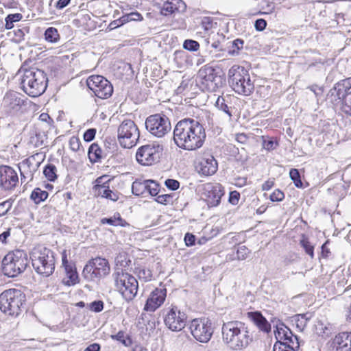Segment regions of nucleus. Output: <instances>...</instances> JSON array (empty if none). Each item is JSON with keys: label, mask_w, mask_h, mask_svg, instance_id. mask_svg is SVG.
Wrapping results in <instances>:
<instances>
[{"label": "nucleus", "mask_w": 351, "mask_h": 351, "mask_svg": "<svg viewBox=\"0 0 351 351\" xmlns=\"http://www.w3.org/2000/svg\"><path fill=\"white\" fill-rule=\"evenodd\" d=\"M144 311L151 312L154 311V291L150 293L144 306Z\"/></svg>", "instance_id": "54"}, {"label": "nucleus", "mask_w": 351, "mask_h": 351, "mask_svg": "<svg viewBox=\"0 0 351 351\" xmlns=\"http://www.w3.org/2000/svg\"><path fill=\"white\" fill-rule=\"evenodd\" d=\"M290 178L298 188H303V183L300 178L299 171L297 169H291L289 172Z\"/></svg>", "instance_id": "40"}, {"label": "nucleus", "mask_w": 351, "mask_h": 351, "mask_svg": "<svg viewBox=\"0 0 351 351\" xmlns=\"http://www.w3.org/2000/svg\"><path fill=\"white\" fill-rule=\"evenodd\" d=\"M101 224H108L112 226H120L123 228L129 227L130 223L124 219L119 212H116L110 217H104L101 219Z\"/></svg>", "instance_id": "30"}, {"label": "nucleus", "mask_w": 351, "mask_h": 351, "mask_svg": "<svg viewBox=\"0 0 351 351\" xmlns=\"http://www.w3.org/2000/svg\"><path fill=\"white\" fill-rule=\"evenodd\" d=\"M213 19L211 17H204L201 21V25L205 31H208L213 27Z\"/></svg>", "instance_id": "52"}, {"label": "nucleus", "mask_w": 351, "mask_h": 351, "mask_svg": "<svg viewBox=\"0 0 351 351\" xmlns=\"http://www.w3.org/2000/svg\"><path fill=\"white\" fill-rule=\"evenodd\" d=\"M217 162L215 158L207 154L201 158L196 168L199 173L208 176L214 174L217 170Z\"/></svg>", "instance_id": "24"}, {"label": "nucleus", "mask_w": 351, "mask_h": 351, "mask_svg": "<svg viewBox=\"0 0 351 351\" xmlns=\"http://www.w3.org/2000/svg\"><path fill=\"white\" fill-rule=\"evenodd\" d=\"M19 184V176L15 169L5 165H0V187L4 191H13Z\"/></svg>", "instance_id": "18"}, {"label": "nucleus", "mask_w": 351, "mask_h": 351, "mask_svg": "<svg viewBox=\"0 0 351 351\" xmlns=\"http://www.w3.org/2000/svg\"><path fill=\"white\" fill-rule=\"evenodd\" d=\"M106 156L101 147L96 143H92L88 150V157L92 164L100 162Z\"/></svg>", "instance_id": "29"}, {"label": "nucleus", "mask_w": 351, "mask_h": 351, "mask_svg": "<svg viewBox=\"0 0 351 351\" xmlns=\"http://www.w3.org/2000/svg\"><path fill=\"white\" fill-rule=\"evenodd\" d=\"M351 77L342 80L336 83L328 91L326 101L333 106L341 105V110L351 115Z\"/></svg>", "instance_id": "6"}, {"label": "nucleus", "mask_w": 351, "mask_h": 351, "mask_svg": "<svg viewBox=\"0 0 351 351\" xmlns=\"http://www.w3.org/2000/svg\"><path fill=\"white\" fill-rule=\"evenodd\" d=\"M249 317L254 324L263 332H269L271 331V324L266 318L258 311L248 313Z\"/></svg>", "instance_id": "28"}, {"label": "nucleus", "mask_w": 351, "mask_h": 351, "mask_svg": "<svg viewBox=\"0 0 351 351\" xmlns=\"http://www.w3.org/2000/svg\"><path fill=\"white\" fill-rule=\"evenodd\" d=\"M110 273L109 261L101 256L90 259L84 265L82 276L89 281L100 280Z\"/></svg>", "instance_id": "10"}, {"label": "nucleus", "mask_w": 351, "mask_h": 351, "mask_svg": "<svg viewBox=\"0 0 351 351\" xmlns=\"http://www.w3.org/2000/svg\"><path fill=\"white\" fill-rule=\"evenodd\" d=\"M276 342H280L289 346L293 345L296 348H299L300 343L298 336L294 335L292 331L286 326L283 323L276 325L274 330Z\"/></svg>", "instance_id": "23"}, {"label": "nucleus", "mask_w": 351, "mask_h": 351, "mask_svg": "<svg viewBox=\"0 0 351 351\" xmlns=\"http://www.w3.org/2000/svg\"><path fill=\"white\" fill-rule=\"evenodd\" d=\"M96 134V130L94 128H90L87 130L83 135V138L86 142H90L93 141Z\"/></svg>", "instance_id": "55"}, {"label": "nucleus", "mask_w": 351, "mask_h": 351, "mask_svg": "<svg viewBox=\"0 0 351 351\" xmlns=\"http://www.w3.org/2000/svg\"><path fill=\"white\" fill-rule=\"evenodd\" d=\"M104 145L106 147V152L105 153L106 155L108 154H112L114 151V149L117 148V143L114 141V140L112 139H106L104 141Z\"/></svg>", "instance_id": "51"}, {"label": "nucleus", "mask_w": 351, "mask_h": 351, "mask_svg": "<svg viewBox=\"0 0 351 351\" xmlns=\"http://www.w3.org/2000/svg\"><path fill=\"white\" fill-rule=\"evenodd\" d=\"M86 85L93 94L101 99H107L113 93L114 90L111 82L100 75H92L88 77Z\"/></svg>", "instance_id": "13"}, {"label": "nucleus", "mask_w": 351, "mask_h": 351, "mask_svg": "<svg viewBox=\"0 0 351 351\" xmlns=\"http://www.w3.org/2000/svg\"><path fill=\"white\" fill-rule=\"evenodd\" d=\"M187 316L184 312L171 308L166 315L164 322L165 325L172 331H180L186 326Z\"/></svg>", "instance_id": "21"}, {"label": "nucleus", "mask_w": 351, "mask_h": 351, "mask_svg": "<svg viewBox=\"0 0 351 351\" xmlns=\"http://www.w3.org/2000/svg\"><path fill=\"white\" fill-rule=\"evenodd\" d=\"M69 149L74 152H77L81 150L84 151V148L82 145L80 139L75 136H73L70 138L69 141Z\"/></svg>", "instance_id": "37"}, {"label": "nucleus", "mask_w": 351, "mask_h": 351, "mask_svg": "<svg viewBox=\"0 0 351 351\" xmlns=\"http://www.w3.org/2000/svg\"><path fill=\"white\" fill-rule=\"evenodd\" d=\"M104 305L103 301L97 300L90 303L88 307L91 311L99 313L103 311Z\"/></svg>", "instance_id": "49"}, {"label": "nucleus", "mask_w": 351, "mask_h": 351, "mask_svg": "<svg viewBox=\"0 0 351 351\" xmlns=\"http://www.w3.org/2000/svg\"><path fill=\"white\" fill-rule=\"evenodd\" d=\"M206 135L204 126L198 121L186 118L179 121L173 130V141L176 145L185 150L200 148Z\"/></svg>", "instance_id": "1"}, {"label": "nucleus", "mask_w": 351, "mask_h": 351, "mask_svg": "<svg viewBox=\"0 0 351 351\" xmlns=\"http://www.w3.org/2000/svg\"><path fill=\"white\" fill-rule=\"evenodd\" d=\"M284 198H285L284 193L279 189L275 190L270 195V200L272 202H281L283 200Z\"/></svg>", "instance_id": "53"}, {"label": "nucleus", "mask_w": 351, "mask_h": 351, "mask_svg": "<svg viewBox=\"0 0 351 351\" xmlns=\"http://www.w3.org/2000/svg\"><path fill=\"white\" fill-rule=\"evenodd\" d=\"M123 16L125 23L130 21H139L143 19L141 14L137 12H130L123 15Z\"/></svg>", "instance_id": "44"}, {"label": "nucleus", "mask_w": 351, "mask_h": 351, "mask_svg": "<svg viewBox=\"0 0 351 351\" xmlns=\"http://www.w3.org/2000/svg\"><path fill=\"white\" fill-rule=\"evenodd\" d=\"M124 24H125V21H123V16H122L119 19L114 20L113 21L110 22V24L108 25V28L110 30H112L119 27H121Z\"/></svg>", "instance_id": "58"}, {"label": "nucleus", "mask_w": 351, "mask_h": 351, "mask_svg": "<svg viewBox=\"0 0 351 351\" xmlns=\"http://www.w3.org/2000/svg\"><path fill=\"white\" fill-rule=\"evenodd\" d=\"M300 245L304 249L306 253L308 254L311 258L314 257V246L309 242L308 239L303 236L300 240Z\"/></svg>", "instance_id": "38"}, {"label": "nucleus", "mask_w": 351, "mask_h": 351, "mask_svg": "<svg viewBox=\"0 0 351 351\" xmlns=\"http://www.w3.org/2000/svg\"><path fill=\"white\" fill-rule=\"evenodd\" d=\"M40 154L36 153L23 160L21 163L20 174L22 182L27 180L32 181L34 178V173L37 171L41 160L38 158Z\"/></svg>", "instance_id": "19"}, {"label": "nucleus", "mask_w": 351, "mask_h": 351, "mask_svg": "<svg viewBox=\"0 0 351 351\" xmlns=\"http://www.w3.org/2000/svg\"><path fill=\"white\" fill-rule=\"evenodd\" d=\"M114 177L110 178L108 175L104 174L95 179L93 182V190L95 195L113 202H117L121 195L117 190L110 189V184Z\"/></svg>", "instance_id": "12"}, {"label": "nucleus", "mask_w": 351, "mask_h": 351, "mask_svg": "<svg viewBox=\"0 0 351 351\" xmlns=\"http://www.w3.org/2000/svg\"><path fill=\"white\" fill-rule=\"evenodd\" d=\"M30 258L32 266L38 274L48 277L54 272L56 258L51 250L43 245L36 246L30 253Z\"/></svg>", "instance_id": "5"}, {"label": "nucleus", "mask_w": 351, "mask_h": 351, "mask_svg": "<svg viewBox=\"0 0 351 351\" xmlns=\"http://www.w3.org/2000/svg\"><path fill=\"white\" fill-rule=\"evenodd\" d=\"M136 160L141 165L151 166L154 163V146L145 145L136 151Z\"/></svg>", "instance_id": "25"}, {"label": "nucleus", "mask_w": 351, "mask_h": 351, "mask_svg": "<svg viewBox=\"0 0 351 351\" xmlns=\"http://www.w3.org/2000/svg\"><path fill=\"white\" fill-rule=\"evenodd\" d=\"M250 253V250L245 245L239 246L237 250V259L239 261L245 260Z\"/></svg>", "instance_id": "45"}, {"label": "nucleus", "mask_w": 351, "mask_h": 351, "mask_svg": "<svg viewBox=\"0 0 351 351\" xmlns=\"http://www.w3.org/2000/svg\"><path fill=\"white\" fill-rule=\"evenodd\" d=\"M240 193L237 191H231L229 194L228 201L232 205H237L239 203Z\"/></svg>", "instance_id": "57"}, {"label": "nucleus", "mask_w": 351, "mask_h": 351, "mask_svg": "<svg viewBox=\"0 0 351 351\" xmlns=\"http://www.w3.org/2000/svg\"><path fill=\"white\" fill-rule=\"evenodd\" d=\"M222 339L225 344L232 350H241L246 348L253 341L247 326L239 321H230L223 323Z\"/></svg>", "instance_id": "2"}, {"label": "nucleus", "mask_w": 351, "mask_h": 351, "mask_svg": "<svg viewBox=\"0 0 351 351\" xmlns=\"http://www.w3.org/2000/svg\"><path fill=\"white\" fill-rule=\"evenodd\" d=\"M11 235V228H8L3 233L0 234V242L3 244L7 243V239Z\"/></svg>", "instance_id": "63"}, {"label": "nucleus", "mask_w": 351, "mask_h": 351, "mask_svg": "<svg viewBox=\"0 0 351 351\" xmlns=\"http://www.w3.org/2000/svg\"><path fill=\"white\" fill-rule=\"evenodd\" d=\"M166 297L167 289L165 287L155 289V309L163 304Z\"/></svg>", "instance_id": "36"}, {"label": "nucleus", "mask_w": 351, "mask_h": 351, "mask_svg": "<svg viewBox=\"0 0 351 351\" xmlns=\"http://www.w3.org/2000/svg\"><path fill=\"white\" fill-rule=\"evenodd\" d=\"M215 106L219 110L224 112L230 118L232 117V112L230 110V107L225 102V99L222 97H219L216 101Z\"/></svg>", "instance_id": "39"}, {"label": "nucleus", "mask_w": 351, "mask_h": 351, "mask_svg": "<svg viewBox=\"0 0 351 351\" xmlns=\"http://www.w3.org/2000/svg\"><path fill=\"white\" fill-rule=\"evenodd\" d=\"M140 136V132L134 121L125 119L117 129V140L119 145L126 149L134 147Z\"/></svg>", "instance_id": "11"}, {"label": "nucleus", "mask_w": 351, "mask_h": 351, "mask_svg": "<svg viewBox=\"0 0 351 351\" xmlns=\"http://www.w3.org/2000/svg\"><path fill=\"white\" fill-rule=\"evenodd\" d=\"M28 257L24 250L9 252L2 260V271L9 277H15L23 273L28 265Z\"/></svg>", "instance_id": "9"}, {"label": "nucleus", "mask_w": 351, "mask_h": 351, "mask_svg": "<svg viewBox=\"0 0 351 351\" xmlns=\"http://www.w3.org/2000/svg\"><path fill=\"white\" fill-rule=\"evenodd\" d=\"M189 328L193 337L201 343L208 342L214 332L213 323L207 317L193 319Z\"/></svg>", "instance_id": "15"}, {"label": "nucleus", "mask_w": 351, "mask_h": 351, "mask_svg": "<svg viewBox=\"0 0 351 351\" xmlns=\"http://www.w3.org/2000/svg\"><path fill=\"white\" fill-rule=\"evenodd\" d=\"M351 344V339L350 338L349 332H339L332 339V348L338 346H346Z\"/></svg>", "instance_id": "31"}, {"label": "nucleus", "mask_w": 351, "mask_h": 351, "mask_svg": "<svg viewBox=\"0 0 351 351\" xmlns=\"http://www.w3.org/2000/svg\"><path fill=\"white\" fill-rule=\"evenodd\" d=\"M138 277L145 282L150 281L152 279V271L149 269L143 268L138 271Z\"/></svg>", "instance_id": "46"}, {"label": "nucleus", "mask_w": 351, "mask_h": 351, "mask_svg": "<svg viewBox=\"0 0 351 351\" xmlns=\"http://www.w3.org/2000/svg\"><path fill=\"white\" fill-rule=\"evenodd\" d=\"M155 196H156V198H155V202H157L161 204H167L172 201V196L171 195L166 194L158 195L157 193H155Z\"/></svg>", "instance_id": "50"}, {"label": "nucleus", "mask_w": 351, "mask_h": 351, "mask_svg": "<svg viewBox=\"0 0 351 351\" xmlns=\"http://www.w3.org/2000/svg\"><path fill=\"white\" fill-rule=\"evenodd\" d=\"M154 183V180H135L132 185L134 195L136 196H153L150 184Z\"/></svg>", "instance_id": "27"}, {"label": "nucleus", "mask_w": 351, "mask_h": 351, "mask_svg": "<svg viewBox=\"0 0 351 351\" xmlns=\"http://www.w3.org/2000/svg\"><path fill=\"white\" fill-rule=\"evenodd\" d=\"M111 338L113 340L121 342L125 346H131L132 345V340L131 337L126 335L123 330L119 331L116 335H111Z\"/></svg>", "instance_id": "35"}, {"label": "nucleus", "mask_w": 351, "mask_h": 351, "mask_svg": "<svg viewBox=\"0 0 351 351\" xmlns=\"http://www.w3.org/2000/svg\"><path fill=\"white\" fill-rule=\"evenodd\" d=\"M223 194V187L219 183H206L203 185V198L208 207L217 206Z\"/></svg>", "instance_id": "17"}, {"label": "nucleus", "mask_w": 351, "mask_h": 351, "mask_svg": "<svg viewBox=\"0 0 351 351\" xmlns=\"http://www.w3.org/2000/svg\"><path fill=\"white\" fill-rule=\"evenodd\" d=\"M197 82L200 83L203 88L208 91H215L219 87L222 86L224 79H222L216 69L208 64L202 67L197 73Z\"/></svg>", "instance_id": "14"}, {"label": "nucleus", "mask_w": 351, "mask_h": 351, "mask_svg": "<svg viewBox=\"0 0 351 351\" xmlns=\"http://www.w3.org/2000/svg\"><path fill=\"white\" fill-rule=\"evenodd\" d=\"M294 321L295 322L296 327L302 331L306 328L307 323L303 319L302 317H300V315H295Z\"/></svg>", "instance_id": "56"}, {"label": "nucleus", "mask_w": 351, "mask_h": 351, "mask_svg": "<svg viewBox=\"0 0 351 351\" xmlns=\"http://www.w3.org/2000/svg\"><path fill=\"white\" fill-rule=\"evenodd\" d=\"M25 104V100L23 99V96L12 90L7 92L3 99V108L8 114L19 112Z\"/></svg>", "instance_id": "22"}, {"label": "nucleus", "mask_w": 351, "mask_h": 351, "mask_svg": "<svg viewBox=\"0 0 351 351\" xmlns=\"http://www.w3.org/2000/svg\"><path fill=\"white\" fill-rule=\"evenodd\" d=\"M12 206V201L10 199L0 203V217L6 215Z\"/></svg>", "instance_id": "47"}, {"label": "nucleus", "mask_w": 351, "mask_h": 351, "mask_svg": "<svg viewBox=\"0 0 351 351\" xmlns=\"http://www.w3.org/2000/svg\"><path fill=\"white\" fill-rule=\"evenodd\" d=\"M186 8V4L182 0H155V19L158 20V16H169L180 8Z\"/></svg>", "instance_id": "16"}, {"label": "nucleus", "mask_w": 351, "mask_h": 351, "mask_svg": "<svg viewBox=\"0 0 351 351\" xmlns=\"http://www.w3.org/2000/svg\"><path fill=\"white\" fill-rule=\"evenodd\" d=\"M184 242L186 246H192L195 244V237L191 233H186L184 236Z\"/></svg>", "instance_id": "61"}, {"label": "nucleus", "mask_w": 351, "mask_h": 351, "mask_svg": "<svg viewBox=\"0 0 351 351\" xmlns=\"http://www.w3.org/2000/svg\"><path fill=\"white\" fill-rule=\"evenodd\" d=\"M116 291L127 302L132 301L138 290L136 278L123 268L117 267L112 274Z\"/></svg>", "instance_id": "4"}, {"label": "nucleus", "mask_w": 351, "mask_h": 351, "mask_svg": "<svg viewBox=\"0 0 351 351\" xmlns=\"http://www.w3.org/2000/svg\"><path fill=\"white\" fill-rule=\"evenodd\" d=\"M145 128L152 134H154V115H150L146 119Z\"/></svg>", "instance_id": "62"}, {"label": "nucleus", "mask_w": 351, "mask_h": 351, "mask_svg": "<svg viewBox=\"0 0 351 351\" xmlns=\"http://www.w3.org/2000/svg\"><path fill=\"white\" fill-rule=\"evenodd\" d=\"M44 36L45 39L51 43H57L60 38L58 29L53 27L47 28L45 32Z\"/></svg>", "instance_id": "34"}, {"label": "nucleus", "mask_w": 351, "mask_h": 351, "mask_svg": "<svg viewBox=\"0 0 351 351\" xmlns=\"http://www.w3.org/2000/svg\"><path fill=\"white\" fill-rule=\"evenodd\" d=\"M49 197L47 191L42 190L39 187H36L30 194V199L36 204H39L45 201Z\"/></svg>", "instance_id": "32"}, {"label": "nucleus", "mask_w": 351, "mask_h": 351, "mask_svg": "<svg viewBox=\"0 0 351 351\" xmlns=\"http://www.w3.org/2000/svg\"><path fill=\"white\" fill-rule=\"evenodd\" d=\"M43 174L48 181H56L58 178L56 167L52 163L47 164L44 167Z\"/></svg>", "instance_id": "33"}, {"label": "nucleus", "mask_w": 351, "mask_h": 351, "mask_svg": "<svg viewBox=\"0 0 351 351\" xmlns=\"http://www.w3.org/2000/svg\"><path fill=\"white\" fill-rule=\"evenodd\" d=\"M228 82L232 88L240 95H250L254 89L248 71L243 66L234 65L230 69Z\"/></svg>", "instance_id": "8"}, {"label": "nucleus", "mask_w": 351, "mask_h": 351, "mask_svg": "<svg viewBox=\"0 0 351 351\" xmlns=\"http://www.w3.org/2000/svg\"><path fill=\"white\" fill-rule=\"evenodd\" d=\"M267 26V21L263 19H258L255 21L254 23V27L255 29L258 31L261 32L263 31Z\"/></svg>", "instance_id": "60"}, {"label": "nucleus", "mask_w": 351, "mask_h": 351, "mask_svg": "<svg viewBox=\"0 0 351 351\" xmlns=\"http://www.w3.org/2000/svg\"><path fill=\"white\" fill-rule=\"evenodd\" d=\"M183 48L190 51H197L199 48V44L196 40L186 39L183 43Z\"/></svg>", "instance_id": "41"}, {"label": "nucleus", "mask_w": 351, "mask_h": 351, "mask_svg": "<svg viewBox=\"0 0 351 351\" xmlns=\"http://www.w3.org/2000/svg\"><path fill=\"white\" fill-rule=\"evenodd\" d=\"M62 266L64 268L65 277L62 280L64 285L73 286L80 282L79 276L77 271L75 263L68 259V254L66 250L61 254Z\"/></svg>", "instance_id": "20"}, {"label": "nucleus", "mask_w": 351, "mask_h": 351, "mask_svg": "<svg viewBox=\"0 0 351 351\" xmlns=\"http://www.w3.org/2000/svg\"><path fill=\"white\" fill-rule=\"evenodd\" d=\"M26 304V295L20 289H8L0 294V309L11 316L19 315Z\"/></svg>", "instance_id": "7"}, {"label": "nucleus", "mask_w": 351, "mask_h": 351, "mask_svg": "<svg viewBox=\"0 0 351 351\" xmlns=\"http://www.w3.org/2000/svg\"><path fill=\"white\" fill-rule=\"evenodd\" d=\"M235 139L241 144H245L248 141V136L244 133L237 134Z\"/></svg>", "instance_id": "64"}, {"label": "nucleus", "mask_w": 351, "mask_h": 351, "mask_svg": "<svg viewBox=\"0 0 351 351\" xmlns=\"http://www.w3.org/2000/svg\"><path fill=\"white\" fill-rule=\"evenodd\" d=\"M20 74L21 87L27 95L32 97H36L45 91L48 78L44 71L32 68L20 71Z\"/></svg>", "instance_id": "3"}, {"label": "nucleus", "mask_w": 351, "mask_h": 351, "mask_svg": "<svg viewBox=\"0 0 351 351\" xmlns=\"http://www.w3.org/2000/svg\"><path fill=\"white\" fill-rule=\"evenodd\" d=\"M263 147L267 151H271L276 149L278 145L277 142H275L272 138H265L263 136Z\"/></svg>", "instance_id": "43"}, {"label": "nucleus", "mask_w": 351, "mask_h": 351, "mask_svg": "<svg viewBox=\"0 0 351 351\" xmlns=\"http://www.w3.org/2000/svg\"><path fill=\"white\" fill-rule=\"evenodd\" d=\"M169 118L163 114H155V136L160 138L171 131Z\"/></svg>", "instance_id": "26"}, {"label": "nucleus", "mask_w": 351, "mask_h": 351, "mask_svg": "<svg viewBox=\"0 0 351 351\" xmlns=\"http://www.w3.org/2000/svg\"><path fill=\"white\" fill-rule=\"evenodd\" d=\"M244 41L242 39L237 38L235 39L232 42V47L233 48L232 50H230L229 52L232 55L238 54L239 51L243 47Z\"/></svg>", "instance_id": "48"}, {"label": "nucleus", "mask_w": 351, "mask_h": 351, "mask_svg": "<svg viewBox=\"0 0 351 351\" xmlns=\"http://www.w3.org/2000/svg\"><path fill=\"white\" fill-rule=\"evenodd\" d=\"M165 185L168 189L175 191L179 188L180 182L176 180L167 179L165 181Z\"/></svg>", "instance_id": "59"}, {"label": "nucleus", "mask_w": 351, "mask_h": 351, "mask_svg": "<svg viewBox=\"0 0 351 351\" xmlns=\"http://www.w3.org/2000/svg\"><path fill=\"white\" fill-rule=\"evenodd\" d=\"M296 346H289L280 342H276L273 346V351H295Z\"/></svg>", "instance_id": "42"}]
</instances>
